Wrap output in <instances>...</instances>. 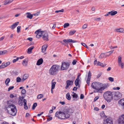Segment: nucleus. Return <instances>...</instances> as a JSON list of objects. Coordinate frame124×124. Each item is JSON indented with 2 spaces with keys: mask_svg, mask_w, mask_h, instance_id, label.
Returning <instances> with one entry per match:
<instances>
[{
  "mask_svg": "<svg viewBox=\"0 0 124 124\" xmlns=\"http://www.w3.org/2000/svg\"><path fill=\"white\" fill-rule=\"evenodd\" d=\"M8 107L6 108L7 112L11 115L14 116L16 115L17 111L16 106L13 104V102L11 100L7 102Z\"/></svg>",
  "mask_w": 124,
  "mask_h": 124,
  "instance_id": "nucleus-1",
  "label": "nucleus"
},
{
  "mask_svg": "<svg viewBox=\"0 0 124 124\" xmlns=\"http://www.w3.org/2000/svg\"><path fill=\"white\" fill-rule=\"evenodd\" d=\"M60 68V67L57 65H53L49 70V73L52 75L56 74L59 70Z\"/></svg>",
  "mask_w": 124,
  "mask_h": 124,
  "instance_id": "nucleus-2",
  "label": "nucleus"
},
{
  "mask_svg": "<svg viewBox=\"0 0 124 124\" xmlns=\"http://www.w3.org/2000/svg\"><path fill=\"white\" fill-rule=\"evenodd\" d=\"M103 97L108 102H111L112 100L113 95L112 92L110 91H106L104 93Z\"/></svg>",
  "mask_w": 124,
  "mask_h": 124,
  "instance_id": "nucleus-3",
  "label": "nucleus"
},
{
  "mask_svg": "<svg viewBox=\"0 0 124 124\" xmlns=\"http://www.w3.org/2000/svg\"><path fill=\"white\" fill-rule=\"evenodd\" d=\"M55 116L58 118L61 119H64L68 118L70 116L69 114L67 113L66 114L65 113L62 111L56 112L55 113Z\"/></svg>",
  "mask_w": 124,
  "mask_h": 124,
  "instance_id": "nucleus-4",
  "label": "nucleus"
},
{
  "mask_svg": "<svg viewBox=\"0 0 124 124\" xmlns=\"http://www.w3.org/2000/svg\"><path fill=\"white\" fill-rule=\"evenodd\" d=\"M101 83L99 82H93L91 85V86L93 89H95L96 91H94V93L99 92L101 93L100 92V88Z\"/></svg>",
  "mask_w": 124,
  "mask_h": 124,
  "instance_id": "nucleus-5",
  "label": "nucleus"
},
{
  "mask_svg": "<svg viewBox=\"0 0 124 124\" xmlns=\"http://www.w3.org/2000/svg\"><path fill=\"white\" fill-rule=\"evenodd\" d=\"M70 66V64L68 62H64L62 63L61 67V69L62 70H64L67 69Z\"/></svg>",
  "mask_w": 124,
  "mask_h": 124,
  "instance_id": "nucleus-6",
  "label": "nucleus"
},
{
  "mask_svg": "<svg viewBox=\"0 0 124 124\" xmlns=\"http://www.w3.org/2000/svg\"><path fill=\"white\" fill-rule=\"evenodd\" d=\"M117 121L118 124H124V114L119 116Z\"/></svg>",
  "mask_w": 124,
  "mask_h": 124,
  "instance_id": "nucleus-7",
  "label": "nucleus"
},
{
  "mask_svg": "<svg viewBox=\"0 0 124 124\" xmlns=\"http://www.w3.org/2000/svg\"><path fill=\"white\" fill-rule=\"evenodd\" d=\"M122 96L121 93L118 91H117L115 93L114 98L115 100H117L120 98Z\"/></svg>",
  "mask_w": 124,
  "mask_h": 124,
  "instance_id": "nucleus-8",
  "label": "nucleus"
},
{
  "mask_svg": "<svg viewBox=\"0 0 124 124\" xmlns=\"http://www.w3.org/2000/svg\"><path fill=\"white\" fill-rule=\"evenodd\" d=\"M101 84L100 92L107 88L109 86V85L108 84H103L101 83Z\"/></svg>",
  "mask_w": 124,
  "mask_h": 124,
  "instance_id": "nucleus-9",
  "label": "nucleus"
},
{
  "mask_svg": "<svg viewBox=\"0 0 124 124\" xmlns=\"http://www.w3.org/2000/svg\"><path fill=\"white\" fill-rule=\"evenodd\" d=\"M104 124H113L112 119L110 118H107L104 121Z\"/></svg>",
  "mask_w": 124,
  "mask_h": 124,
  "instance_id": "nucleus-10",
  "label": "nucleus"
},
{
  "mask_svg": "<svg viewBox=\"0 0 124 124\" xmlns=\"http://www.w3.org/2000/svg\"><path fill=\"white\" fill-rule=\"evenodd\" d=\"M42 39L44 40L47 41L48 39V35L47 33L44 32L43 35Z\"/></svg>",
  "mask_w": 124,
  "mask_h": 124,
  "instance_id": "nucleus-11",
  "label": "nucleus"
},
{
  "mask_svg": "<svg viewBox=\"0 0 124 124\" xmlns=\"http://www.w3.org/2000/svg\"><path fill=\"white\" fill-rule=\"evenodd\" d=\"M63 41L66 43H68L70 42H71L72 43H75L77 42L76 40H74L71 39H64L63 40Z\"/></svg>",
  "mask_w": 124,
  "mask_h": 124,
  "instance_id": "nucleus-12",
  "label": "nucleus"
},
{
  "mask_svg": "<svg viewBox=\"0 0 124 124\" xmlns=\"http://www.w3.org/2000/svg\"><path fill=\"white\" fill-rule=\"evenodd\" d=\"M67 85L66 86V88L67 89L70 85H73V83L72 81L68 80L66 81Z\"/></svg>",
  "mask_w": 124,
  "mask_h": 124,
  "instance_id": "nucleus-13",
  "label": "nucleus"
},
{
  "mask_svg": "<svg viewBox=\"0 0 124 124\" xmlns=\"http://www.w3.org/2000/svg\"><path fill=\"white\" fill-rule=\"evenodd\" d=\"M10 63L9 62H6L5 63H2L1 65L0 66V68H3L6 67L9 65Z\"/></svg>",
  "mask_w": 124,
  "mask_h": 124,
  "instance_id": "nucleus-14",
  "label": "nucleus"
},
{
  "mask_svg": "<svg viewBox=\"0 0 124 124\" xmlns=\"http://www.w3.org/2000/svg\"><path fill=\"white\" fill-rule=\"evenodd\" d=\"M44 32V31H40L39 30H38L35 32V33L36 34H38L41 37L43 35V34Z\"/></svg>",
  "mask_w": 124,
  "mask_h": 124,
  "instance_id": "nucleus-15",
  "label": "nucleus"
},
{
  "mask_svg": "<svg viewBox=\"0 0 124 124\" xmlns=\"http://www.w3.org/2000/svg\"><path fill=\"white\" fill-rule=\"evenodd\" d=\"M118 103L122 106L124 109V98L118 101Z\"/></svg>",
  "mask_w": 124,
  "mask_h": 124,
  "instance_id": "nucleus-16",
  "label": "nucleus"
},
{
  "mask_svg": "<svg viewBox=\"0 0 124 124\" xmlns=\"http://www.w3.org/2000/svg\"><path fill=\"white\" fill-rule=\"evenodd\" d=\"M18 22H16L10 26L9 27L12 29H14L18 25Z\"/></svg>",
  "mask_w": 124,
  "mask_h": 124,
  "instance_id": "nucleus-17",
  "label": "nucleus"
},
{
  "mask_svg": "<svg viewBox=\"0 0 124 124\" xmlns=\"http://www.w3.org/2000/svg\"><path fill=\"white\" fill-rule=\"evenodd\" d=\"M43 62V60L42 58H40L39 59L37 62V65H39L42 64Z\"/></svg>",
  "mask_w": 124,
  "mask_h": 124,
  "instance_id": "nucleus-18",
  "label": "nucleus"
},
{
  "mask_svg": "<svg viewBox=\"0 0 124 124\" xmlns=\"http://www.w3.org/2000/svg\"><path fill=\"white\" fill-rule=\"evenodd\" d=\"M47 47V46L46 45H43L42 48V52L44 53L45 52L46 49Z\"/></svg>",
  "mask_w": 124,
  "mask_h": 124,
  "instance_id": "nucleus-19",
  "label": "nucleus"
},
{
  "mask_svg": "<svg viewBox=\"0 0 124 124\" xmlns=\"http://www.w3.org/2000/svg\"><path fill=\"white\" fill-rule=\"evenodd\" d=\"M54 79H53L52 80L51 82V88H52V89H54L55 87V85L56 83V82H55L54 81Z\"/></svg>",
  "mask_w": 124,
  "mask_h": 124,
  "instance_id": "nucleus-20",
  "label": "nucleus"
},
{
  "mask_svg": "<svg viewBox=\"0 0 124 124\" xmlns=\"http://www.w3.org/2000/svg\"><path fill=\"white\" fill-rule=\"evenodd\" d=\"M28 75L27 74H25L23 76V78L22 79V82L24 81L28 78Z\"/></svg>",
  "mask_w": 124,
  "mask_h": 124,
  "instance_id": "nucleus-21",
  "label": "nucleus"
},
{
  "mask_svg": "<svg viewBox=\"0 0 124 124\" xmlns=\"http://www.w3.org/2000/svg\"><path fill=\"white\" fill-rule=\"evenodd\" d=\"M13 1V0H5L4 1V4L5 5L9 4Z\"/></svg>",
  "mask_w": 124,
  "mask_h": 124,
  "instance_id": "nucleus-22",
  "label": "nucleus"
},
{
  "mask_svg": "<svg viewBox=\"0 0 124 124\" xmlns=\"http://www.w3.org/2000/svg\"><path fill=\"white\" fill-rule=\"evenodd\" d=\"M116 31L119 32H124V29L122 28L117 29H116Z\"/></svg>",
  "mask_w": 124,
  "mask_h": 124,
  "instance_id": "nucleus-23",
  "label": "nucleus"
},
{
  "mask_svg": "<svg viewBox=\"0 0 124 124\" xmlns=\"http://www.w3.org/2000/svg\"><path fill=\"white\" fill-rule=\"evenodd\" d=\"M34 48L33 46H32L29 47L28 49V51H27L28 53L29 54L31 53V52L32 50Z\"/></svg>",
  "mask_w": 124,
  "mask_h": 124,
  "instance_id": "nucleus-24",
  "label": "nucleus"
},
{
  "mask_svg": "<svg viewBox=\"0 0 124 124\" xmlns=\"http://www.w3.org/2000/svg\"><path fill=\"white\" fill-rule=\"evenodd\" d=\"M22 64L24 66H26L27 64V62L26 59L24 60L22 62Z\"/></svg>",
  "mask_w": 124,
  "mask_h": 124,
  "instance_id": "nucleus-25",
  "label": "nucleus"
},
{
  "mask_svg": "<svg viewBox=\"0 0 124 124\" xmlns=\"http://www.w3.org/2000/svg\"><path fill=\"white\" fill-rule=\"evenodd\" d=\"M26 14L28 15L27 16V18L30 19H31L32 18L33 15H31L30 13L28 12Z\"/></svg>",
  "mask_w": 124,
  "mask_h": 124,
  "instance_id": "nucleus-26",
  "label": "nucleus"
},
{
  "mask_svg": "<svg viewBox=\"0 0 124 124\" xmlns=\"http://www.w3.org/2000/svg\"><path fill=\"white\" fill-rule=\"evenodd\" d=\"M118 65L120 66L122 69H123L124 68V63L122 62H118Z\"/></svg>",
  "mask_w": 124,
  "mask_h": 124,
  "instance_id": "nucleus-27",
  "label": "nucleus"
},
{
  "mask_svg": "<svg viewBox=\"0 0 124 124\" xmlns=\"http://www.w3.org/2000/svg\"><path fill=\"white\" fill-rule=\"evenodd\" d=\"M73 97V98H75V99H74V100L76 101L77 100V98H78V95L76 94V93H74V94L72 95Z\"/></svg>",
  "mask_w": 124,
  "mask_h": 124,
  "instance_id": "nucleus-28",
  "label": "nucleus"
},
{
  "mask_svg": "<svg viewBox=\"0 0 124 124\" xmlns=\"http://www.w3.org/2000/svg\"><path fill=\"white\" fill-rule=\"evenodd\" d=\"M70 108H68L64 109V112L65 113V114H68L70 112Z\"/></svg>",
  "mask_w": 124,
  "mask_h": 124,
  "instance_id": "nucleus-29",
  "label": "nucleus"
},
{
  "mask_svg": "<svg viewBox=\"0 0 124 124\" xmlns=\"http://www.w3.org/2000/svg\"><path fill=\"white\" fill-rule=\"evenodd\" d=\"M8 52L6 50L3 51H0V55H2L5 54Z\"/></svg>",
  "mask_w": 124,
  "mask_h": 124,
  "instance_id": "nucleus-30",
  "label": "nucleus"
},
{
  "mask_svg": "<svg viewBox=\"0 0 124 124\" xmlns=\"http://www.w3.org/2000/svg\"><path fill=\"white\" fill-rule=\"evenodd\" d=\"M79 81V79L76 78V79L75 82V84L76 86H77L78 85Z\"/></svg>",
  "mask_w": 124,
  "mask_h": 124,
  "instance_id": "nucleus-31",
  "label": "nucleus"
},
{
  "mask_svg": "<svg viewBox=\"0 0 124 124\" xmlns=\"http://www.w3.org/2000/svg\"><path fill=\"white\" fill-rule=\"evenodd\" d=\"M10 79L9 78L7 79L5 81V83L7 85H8L10 81Z\"/></svg>",
  "mask_w": 124,
  "mask_h": 124,
  "instance_id": "nucleus-32",
  "label": "nucleus"
},
{
  "mask_svg": "<svg viewBox=\"0 0 124 124\" xmlns=\"http://www.w3.org/2000/svg\"><path fill=\"white\" fill-rule=\"evenodd\" d=\"M66 98L67 99L69 100H70V99L71 97L69 93H67L66 94Z\"/></svg>",
  "mask_w": 124,
  "mask_h": 124,
  "instance_id": "nucleus-33",
  "label": "nucleus"
},
{
  "mask_svg": "<svg viewBox=\"0 0 124 124\" xmlns=\"http://www.w3.org/2000/svg\"><path fill=\"white\" fill-rule=\"evenodd\" d=\"M76 32L75 30H73L70 31L69 33V35H71L74 34Z\"/></svg>",
  "mask_w": 124,
  "mask_h": 124,
  "instance_id": "nucleus-34",
  "label": "nucleus"
},
{
  "mask_svg": "<svg viewBox=\"0 0 124 124\" xmlns=\"http://www.w3.org/2000/svg\"><path fill=\"white\" fill-rule=\"evenodd\" d=\"M43 97V95L42 94H39L37 96V98L38 99H40L42 98Z\"/></svg>",
  "mask_w": 124,
  "mask_h": 124,
  "instance_id": "nucleus-35",
  "label": "nucleus"
},
{
  "mask_svg": "<svg viewBox=\"0 0 124 124\" xmlns=\"http://www.w3.org/2000/svg\"><path fill=\"white\" fill-rule=\"evenodd\" d=\"M112 13H111V15L112 16H114L116 14L117 12L116 11H111Z\"/></svg>",
  "mask_w": 124,
  "mask_h": 124,
  "instance_id": "nucleus-36",
  "label": "nucleus"
},
{
  "mask_svg": "<svg viewBox=\"0 0 124 124\" xmlns=\"http://www.w3.org/2000/svg\"><path fill=\"white\" fill-rule=\"evenodd\" d=\"M97 66H100L102 67H104L105 65H104L102 63H101L100 62H98L97 63Z\"/></svg>",
  "mask_w": 124,
  "mask_h": 124,
  "instance_id": "nucleus-37",
  "label": "nucleus"
},
{
  "mask_svg": "<svg viewBox=\"0 0 124 124\" xmlns=\"http://www.w3.org/2000/svg\"><path fill=\"white\" fill-rule=\"evenodd\" d=\"M37 106V104L36 103H34L32 107V109H34L35 107Z\"/></svg>",
  "mask_w": 124,
  "mask_h": 124,
  "instance_id": "nucleus-38",
  "label": "nucleus"
},
{
  "mask_svg": "<svg viewBox=\"0 0 124 124\" xmlns=\"http://www.w3.org/2000/svg\"><path fill=\"white\" fill-rule=\"evenodd\" d=\"M91 72L90 71L88 72L87 78L88 79H90L91 77Z\"/></svg>",
  "mask_w": 124,
  "mask_h": 124,
  "instance_id": "nucleus-39",
  "label": "nucleus"
},
{
  "mask_svg": "<svg viewBox=\"0 0 124 124\" xmlns=\"http://www.w3.org/2000/svg\"><path fill=\"white\" fill-rule=\"evenodd\" d=\"M69 25L70 24L69 23H65L64 25V28H66L69 26Z\"/></svg>",
  "mask_w": 124,
  "mask_h": 124,
  "instance_id": "nucleus-40",
  "label": "nucleus"
},
{
  "mask_svg": "<svg viewBox=\"0 0 124 124\" xmlns=\"http://www.w3.org/2000/svg\"><path fill=\"white\" fill-rule=\"evenodd\" d=\"M22 80L21 78L19 77H18L16 78V82H20Z\"/></svg>",
  "mask_w": 124,
  "mask_h": 124,
  "instance_id": "nucleus-41",
  "label": "nucleus"
},
{
  "mask_svg": "<svg viewBox=\"0 0 124 124\" xmlns=\"http://www.w3.org/2000/svg\"><path fill=\"white\" fill-rule=\"evenodd\" d=\"M105 54L104 53L101 54L99 57V58H102L103 57H104Z\"/></svg>",
  "mask_w": 124,
  "mask_h": 124,
  "instance_id": "nucleus-42",
  "label": "nucleus"
},
{
  "mask_svg": "<svg viewBox=\"0 0 124 124\" xmlns=\"http://www.w3.org/2000/svg\"><path fill=\"white\" fill-rule=\"evenodd\" d=\"M122 58L120 56H119L118 57V62H122L121 61Z\"/></svg>",
  "mask_w": 124,
  "mask_h": 124,
  "instance_id": "nucleus-43",
  "label": "nucleus"
},
{
  "mask_svg": "<svg viewBox=\"0 0 124 124\" xmlns=\"http://www.w3.org/2000/svg\"><path fill=\"white\" fill-rule=\"evenodd\" d=\"M21 29V26H18L17 27V32L18 33L20 31Z\"/></svg>",
  "mask_w": 124,
  "mask_h": 124,
  "instance_id": "nucleus-44",
  "label": "nucleus"
},
{
  "mask_svg": "<svg viewBox=\"0 0 124 124\" xmlns=\"http://www.w3.org/2000/svg\"><path fill=\"white\" fill-rule=\"evenodd\" d=\"M87 24H85L82 27V28L83 29H84L86 28L87 26Z\"/></svg>",
  "mask_w": 124,
  "mask_h": 124,
  "instance_id": "nucleus-45",
  "label": "nucleus"
},
{
  "mask_svg": "<svg viewBox=\"0 0 124 124\" xmlns=\"http://www.w3.org/2000/svg\"><path fill=\"white\" fill-rule=\"evenodd\" d=\"M81 44L84 46L86 48H88V47L84 43H81Z\"/></svg>",
  "mask_w": 124,
  "mask_h": 124,
  "instance_id": "nucleus-46",
  "label": "nucleus"
},
{
  "mask_svg": "<svg viewBox=\"0 0 124 124\" xmlns=\"http://www.w3.org/2000/svg\"><path fill=\"white\" fill-rule=\"evenodd\" d=\"M108 79L111 82H112L114 81V78H113L109 77L108 78Z\"/></svg>",
  "mask_w": 124,
  "mask_h": 124,
  "instance_id": "nucleus-47",
  "label": "nucleus"
},
{
  "mask_svg": "<svg viewBox=\"0 0 124 124\" xmlns=\"http://www.w3.org/2000/svg\"><path fill=\"white\" fill-rule=\"evenodd\" d=\"M77 61L75 59L72 62V64L73 65H75L77 62Z\"/></svg>",
  "mask_w": 124,
  "mask_h": 124,
  "instance_id": "nucleus-48",
  "label": "nucleus"
},
{
  "mask_svg": "<svg viewBox=\"0 0 124 124\" xmlns=\"http://www.w3.org/2000/svg\"><path fill=\"white\" fill-rule=\"evenodd\" d=\"M21 93L22 94H25L26 93V91L24 89H22L21 91Z\"/></svg>",
  "mask_w": 124,
  "mask_h": 124,
  "instance_id": "nucleus-49",
  "label": "nucleus"
},
{
  "mask_svg": "<svg viewBox=\"0 0 124 124\" xmlns=\"http://www.w3.org/2000/svg\"><path fill=\"white\" fill-rule=\"evenodd\" d=\"M56 24V23L54 24H51V26H52V27L53 29H54L55 28V27Z\"/></svg>",
  "mask_w": 124,
  "mask_h": 124,
  "instance_id": "nucleus-50",
  "label": "nucleus"
},
{
  "mask_svg": "<svg viewBox=\"0 0 124 124\" xmlns=\"http://www.w3.org/2000/svg\"><path fill=\"white\" fill-rule=\"evenodd\" d=\"M14 86H11L9 87L8 88V91H9L11 89H12L14 88Z\"/></svg>",
  "mask_w": 124,
  "mask_h": 124,
  "instance_id": "nucleus-51",
  "label": "nucleus"
},
{
  "mask_svg": "<svg viewBox=\"0 0 124 124\" xmlns=\"http://www.w3.org/2000/svg\"><path fill=\"white\" fill-rule=\"evenodd\" d=\"M90 79H88L87 78V80L86 81L87 83L88 84V85H89L90 84Z\"/></svg>",
  "mask_w": 124,
  "mask_h": 124,
  "instance_id": "nucleus-52",
  "label": "nucleus"
},
{
  "mask_svg": "<svg viewBox=\"0 0 124 124\" xmlns=\"http://www.w3.org/2000/svg\"><path fill=\"white\" fill-rule=\"evenodd\" d=\"M24 108L25 109H27L28 108V107L27 106V104H24Z\"/></svg>",
  "mask_w": 124,
  "mask_h": 124,
  "instance_id": "nucleus-53",
  "label": "nucleus"
},
{
  "mask_svg": "<svg viewBox=\"0 0 124 124\" xmlns=\"http://www.w3.org/2000/svg\"><path fill=\"white\" fill-rule=\"evenodd\" d=\"M84 98V95L82 94H81L80 96V99H83Z\"/></svg>",
  "mask_w": 124,
  "mask_h": 124,
  "instance_id": "nucleus-54",
  "label": "nucleus"
},
{
  "mask_svg": "<svg viewBox=\"0 0 124 124\" xmlns=\"http://www.w3.org/2000/svg\"><path fill=\"white\" fill-rule=\"evenodd\" d=\"M99 98L98 96H96L95 97L94 99V101H95L97 100Z\"/></svg>",
  "mask_w": 124,
  "mask_h": 124,
  "instance_id": "nucleus-55",
  "label": "nucleus"
},
{
  "mask_svg": "<svg viewBox=\"0 0 124 124\" xmlns=\"http://www.w3.org/2000/svg\"><path fill=\"white\" fill-rule=\"evenodd\" d=\"M101 73H100L98 74L97 76V78H99L101 75Z\"/></svg>",
  "mask_w": 124,
  "mask_h": 124,
  "instance_id": "nucleus-56",
  "label": "nucleus"
},
{
  "mask_svg": "<svg viewBox=\"0 0 124 124\" xmlns=\"http://www.w3.org/2000/svg\"><path fill=\"white\" fill-rule=\"evenodd\" d=\"M23 102L24 103V104H27V101L25 99H24L23 101Z\"/></svg>",
  "mask_w": 124,
  "mask_h": 124,
  "instance_id": "nucleus-57",
  "label": "nucleus"
},
{
  "mask_svg": "<svg viewBox=\"0 0 124 124\" xmlns=\"http://www.w3.org/2000/svg\"><path fill=\"white\" fill-rule=\"evenodd\" d=\"M39 12H37V13H36L33 14V15H34L35 16H37L39 15Z\"/></svg>",
  "mask_w": 124,
  "mask_h": 124,
  "instance_id": "nucleus-58",
  "label": "nucleus"
},
{
  "mask_svg": "<svg viewBox=\"0 0 124 124\" xmlns=\"http://www.w3.org/2000/svg\"><path fill=\"white\" fill-rule=\"evenodd\" d=\"M47 120L48 121H50L52 119V117H49V118H47Z\"/></svg>",
  "mask_w": 124,
  "mask_h": 124,
  "instance_id": "nucleus-59",
  "label": "nucleus"
},
{
  "mask_svg": "<svg viewBox=\"0 0 124 124\" xmlns=\"http://www.w3.org/2000/svg\"><path fill=\"white\" fill-rule=\"evenodd\" d=\"M43 113V112H42L41 113L38 114L37 115V116H41Z\"/></svg>",
  "mask_w": 124,
  "mask_h": 124,
  "instance_id": "nucleus-60",
  "label": "nucleus"
},
{
  "mask_svg": "<svg viewBox=\"0 0 124 124\" xmlns=\"http://www.w3.org/2000/svg\"><path fill=\"white\" fill-rule=\"evenodd\" d=\"M117 46H114V47L111 46L110 47V48L111 49H114L115 48H117Z\"/></svg>",
  "mask_w": 124,
  "mask_h": 124,
  "instance_id": "nucleus-61",
  "label": "nucleus"
},
{
  "mask_svg": "<svg viewBox=\"0 0 124 124\" xmlns=\"http://www.w3.org/2000/svg\"><path fill=\"white\" fill-rule=\"evenodd\" d=\"M77 89V87H74L73 89V91H76Z\"/></svg>",
  "mask_w": 124,
  "mask_h": 124,
  "instance_id": "nucleus-62",
  "label": "nucleus"
},
{
  "mask_svg": "<svg viewBox=\"0 0 124 124\" xmlns=\"http://www.w3.org/2000/svg\"><path fill=\"white\" fill-rule=\"evenodd\" d=\"M10 98H12L14 97V96L12 94H11L10 95Z\"/></svg>",
  "mask_w": 124,
  "mask_h": 124,
  "instance_id": "nucleus-63",
  "label": "nucleus"
},
{
  "mask_svg": "<svg viewBox=\"0 0 124 124\" xmlns=\"http://www.w3.org/2000/svg\"><path fill=\"white\" fill-rule=\"evenodd\" d=\"M27 39L28 40H30V41H32V38H28Z\"/></svg>",
  "mask_w": 124,
  "mask_h": 124,
  "instance_id": "nucleus-64",
  "label": "nucleus"
}]
</instances>
